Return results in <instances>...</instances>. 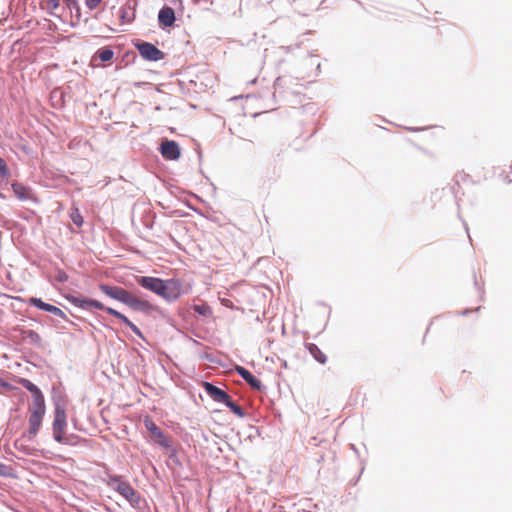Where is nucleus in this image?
Returning a JSON list of instances; mask_svg holds the SVG:
<instances>
[{
  "mask_svg": "<svg viewBox=\"0 0 512 512\" xmlns=\"http://www.w3.org/2000/svg\"><path fill=\"white\" fill-rule=\"evenodd\" d=\"M242 98H244V96H243V95H240V96H234V97H232V98H231V100L233 101V100L242 99Z\"/></svg>",
  "mask_w": 512,
  "mask_h": 512,
  "instance_id": "obj_62",
  "label": "nucleus"
},
{
  "mask_svg": "<svg viewBox=\"0 0 512 512\" xmlns=\"http://www.w3.org/2000/svg\"><path fill=\"white\" fill-rule=\"evenodd\" d=\"M279 361L281 363V367L284 369H288V362L285 359L279 358Z\"/></svg>",
  "mask_w": 512,
  "mask_h": 512,
  "instance_id": "obj_56",
  "label": "nucleus"
},
{
  "mask_svg": "<svg viewBox=\"0 0 512 512\" xmlns=\"http://www.w3.org/2000/svg\"><path fill=\"white\" fill-rule=\"evenodd\" d=\"M360 463H361V465H362V466H361V469H360L359 474H358L355 478H353V479L350 481V483H351L352 485H356V484L358 483V481L360 480V477H361L362 473H363V472H364V470H365V461L361 459V460H360Z\"/></svg>",
  "mask_w": 512,
  "mask_h": 512,
  "instance_id": "obj_42",
  "label": "nucleus"
},
{
  "mask_svg": "<svg viewBox=\"0 0 512 512\" xmlns=\"http://www.w3.org/2000/svg\"><path fill=\"white\" fill-rule=\"evenodd\" d=\"M18 392H19V394H20L19 403H20V404H21V403H24L25 398H26V394H25L23 391H21V390H20V391H18Z\"/></svg>",
  "mask_w": 512,
  "mask_h": 512,
  "instance_id": "obj_55",
  "label": "nucleus"
},
{
  "mask_svg": "<svg viewBox=\"0 0 512 512\" xmlns=\"http://www.w3.org/2000/svg\"><path fill=\"white\" fill-rule=\"evenodd\" d=\"M8 185H10L11 191L19 201H31L35 204H39L40 200L30 186L19 181H10Z\"/></svg>",
  "mask_w": 512,
  "mask_h": 512,
  "instance_id": "obj_12",
  "label": "nucleus"
},
{
  "mask_svg": "<svg viewBox=\"0 0 512 512\" xmlns=\"http://www.w3.org/2000/svg\"><path fill=\"white\" fill-rule=\"evenodd\" d=\"M138 2H125L117 9V16L121 25L131 24L136 17V6Z\"/></svg>",
  "mask_w": 512,
  "mask_h": 512,
  "instance_id": "obj_18",
  "label": "nucleus"
},
{
  "mask_svg": "<svg viewBox=\"0 0 512 512\" xmlns=\"http://www.w3.org/2000/svg\"><path fill=\"white\" fill-rule=\"evenodd\" d=\"M472 311H473V309H471V308H465V309L459 311L458 314L461 315V316H467Z\"/></svg>",
  "mask_w": 512,
  "mask_h": 512,
  "instance_id": "obj_51",
  "label": "nucleus"
},
{
  "mask_svg": "<svg viewBox=\"0 0 512 512\" xmlns=\"http://www.w3.org/2000/svg\"><path fill=\"white\" fill-rule=\"evenodd\" d=\"M118 47L119 45L115 47L112 45H106L98 48L92 56V61H99L100 63L96 64L98 67L105 68L110 66L115 59L116 48Z\"/></svg>",
  "mask_w": 512,
  "mask_h": 512,
  "instance_id": "obj_13",
  "label": "nucleus"
},
{
  "mask_svg": "<svg viewBox=\"0 0 512 512\" xmlns=\"http://www.w3.org/2000/svg\"><path fill=\"white\" fill-rule=\"evenodd\" d=\"M44 312H48L52 315L62 318L65 321H69V318L67 317L66 313L62 309L51 303H48L46 310H44Z\"/></svg>",
  "mask_w": 512,
  "mask_h": 512,
  "instance_id": "obj_33",
  "label": "nucleus"
},
{
  "mask_svg": "<svg viewBox=\"0 0 512 512\" xmlns=\"http://www.w3.org/2000/svg\"><path fill=\"white\" fill-rule=\"evenodd\" d=\"M454 178H458L459 179V184L461 182H465L466 180H468L470 178V176L468 174H465V173H457Z\"/></svg>",
  "mask_w": 512,
  "mask_h": 512,
  "instance_id": "obj_44",
  "label": "nucleus"
},
{
  "mask_svg": "<svg viewBox=\"0 0 512 512\" xmlns=\"http://www.w3.org/2000/svg\"><path fill=\"white\" fill-rule=\"evenodd\" d=\"M405 129L409 132H420V131H423L425 128H423V127H405Z\"/></svg>",
  "mask_w": 512,
  "mask_h": 512,
  "instance_id": "obj_50",
  "label": "nucleus"
},
{
  "mask_svg": "<svg viewBox=\"0 0 512 512\" xmlns=\"http://www.w3.org/2000/svg\"><path fill=\"white\" fill-rule=\"evenodd\" d=\"M294 3H295V4H297V5L294 7L295 11H296L299 15L304 16V17H307V16H309V15L311 14L310 12H312V11H318V10L320 9V5H321L323 2H320V4H319L318 6H316V7H314V8H311V9H309V10H307V9H302V8L300 7V6H301V4H302V2H294Z\"/></svg>",
  "mask_w": 512,
  "mask_h": 512,
  "instance_id": "obj_36",
  "label": "nucleus"
},
{
  "mask_svg": "<svg viewBox=\"0 0 512 512\" xmlns=\"http://www.w3.org/2000/svg\"><path fill=\"white\" fill-rule=\"evenodd\" d=\"M65 298L69 303L82 310L90 311L92 309H95L106 312L107 314L118 319L123 325L128 327L141 340L148 343L147 338L145 337L141 329L136 324H134L124 313L110 306H106L104 303L97 299L89 298L79 293L69 294L65 296Z\"/></svg>",
  "mask_w": 512,
  "mask_h": 512,
  "instance_id": "obj_3",
  "label": "nucleus"
},
{
  "mask_svg": "<svg viewBox=\"0 0 512 512\" xmlns=\"http://www.w3.org/2000/svg\"><path fill=\"white\" fill-rule=\"evenodd\" d=\"M0 477L9 478V479H17V472L13 467L7 465L3 462H0Z\"/></svg>",
  "mask_w": 512,
  "mask_h": 512,
  "instance_id": "obj_31",
  "label": "nucleus"
},
{
  "mask_svg": "<svg viewBox=\"0 0 512 512\" xmlns=\"http://www.w3.org/2000/svg\"><path fill=\"white\" fill-rule=\"evenodd\" d=\"M200 358L202 360H206L209 363L216 364L220 367H226V364L222 362L219 358H217L215 355L209 352H203L200 354Z\"/></svg>",
  "mask_w": 512,
  "mask_h": 512,
  "instance_id": "obj_34",
  "label": "nucleus"
},
{
  "mask_svg": "<svg viewBox=\"0 0 512 512\" xmlns=\"http://www.w3.org/2000/svg\"><path fill=\"white\" fill-rule=\"evenodd\" d=\"M15 447H16V449H18L19 451H21V452H23V453H25L27 455H30V456H35L36 455L35 454L36 449L29 448V447L23 446V445L19 447L18 446V441L15 442Z\"/></svg>",
  "mask_w": 512,
  "mask_h": 512,
  "instance_id": "obj_39",
  "label": "nucleus"
},
{
  "mask_svg": "<svg viewBox=\"0 0 512 512\" xmlns=\"http://www.w3.org/2000/svg\"><path fill=\"white\" fill-rule=\"evenodd\" d=\"M22 336L29 339V343L36 348H43L44 342L38 332L26 328H19Z\"/></svg>",
  "mask_w": 512,
  "mask_h": 512,
  "instance_id": "obj_25",
  "label": "nucleus"
},
{
  "mask_svg": "<svg viewBox=\"0 0 512 512\" xmlns=\"http://www.w3.org/2000/svg\"><path fill=\"white\" fill-rule=\"evenodd\" d=\"M121 496L134 509L140 508V503L143 501L141 495L132 486H130Z\"/></svg>",
  "mask_w": 512,
  "mask_h": 512,
  "instance_id": "obj_24",
  "label": "nucleus"
},
{
  "mask_svg": "<svg viewBox=\"0 0 512 512\" xmlns=\"http://www.w3.org/2000/svg\"><path fill=\"white\" fill-rule=\"evenodd\" d=\"M19 410V406H16V407H12L10 409V412L13 413V412H17Z\"/></svg>",
  "mask_w": 512,
  "mask_h": 512,
  "instance_id": "obj_61",
  "label": "nucleus"
},
{
  "mask_svg": "<svg viewBox=\"0 0 512 512\" xmlns=\"http://www.w3.org/2000/svg\"><path fill=\"white\" fill-rule=\"evenodd\" d=\"M72 423H73V428L75 430H78V431H85V429H82L81 427H79V424L77 423V420L76 419H72Z\"/></svg>",
  "mask_w": 512,
  "mask_h": 512,
  "instance_id": "obj_54",
  "label": "nucleus"
},
{
  "mask_svg": "<svg viewBox=\"0 0 512 512\" xmlns=\"http://www.w3.org/2000/svg\"><path fill=\"white\" fill-rule=\"evenodd\" d=\"M179 6L174 9L166 3L160 8L158 12V27L161 30H169L176 26V21L183 15V2H178Z\"/></svg>",
  "mask_w": 512,
  "mask_h": 512,
  "instance_id": "obj_7",
  "label": "nucleus"
},
{
  "mask_svg": "<svg viewBox=\"0 0 512 512\" xmlns=\"http://www.w3.org/2000/svg\"><path fill=\"white\" fill-rule=\"evenodd\" d=\"M69 218L72 223L79 228L84 225V218L77 205H72V207L69 209Z\"/></svg>",
  "mask_w": 512,
  "mask_h": 512,
  "instance_id": "obj_28",
  "label": "nucleus"
},
{
  "mask_svg": "<svg viewBox=\"0 0 512 512\" xmlns=\"http://www.w3.org/2000/svg\"><path fill=\"white\" fill-rule=\"evenodd\" d=\"M164 282V293L163 299L168 303H173L177 301L183 294H185V291L183 290V282L177 278L172 277L168 279H163Z\"/></svg>",
  "mask_w": 512,
  "mask_h": 512,
  "instance_id": "obj_9",
  "label": "nucleus"
},
{
  "mask_svg": "<svg viewBox=\"0 0 512 512\" xmlns=\"http://www.w3.org/2000/svg\"><path fill=\"white\" fill-rule=\"evenodd\" d=\"M351 450L356 454L357 458H360V453L355 444H350Z\"/></svg>",
  "mask_w": 512,
  "mask_h": 512,
  "instance_id": "obj_53",
  "label": "nucleus"
},
{
  "mask_svg": "<svg viewBox=\"0 0 512 512\" xmlns=\"http://www.w3.org/2000/svg\"><path fill=\"white\" fill-rule=\"evenodd\" d=\"M304 347L317 363L321 365L326 364L328 360L327 355L318 347L317 344L305 342Z\"/></svg>",
  "mask_w": 512,
  "mask_h": 512,
  "instance_id": "obj_23",
  "label": "nucleus"
},
{
  "mask_svg": "<svg viewBox=\"0 0 512 512\" xmlns=\"http://www.w3.org/2000/svg\"><path fill=\"white\" fill-rule=\"evenodd\" d=\"M126 66H123V63H121L120 61H118V63L116 64L115 66V70L118 71V70H121L123 68H125Z\"/></svg>",
  "mask_w": 512,
  "mask_h": 512,
  "instance_id": "obj_58",
  "label": "nucleus"
},
{
  "mask_svg": "<svg viewBox=\"0 0 512 512\" xmlns=\"http://www.w3.org/2000/svg\"><path fill=\"white\" fill-rule=\"evenodd\" d=\"M158 152L167 161H177L182 155L180 144L173 139H162L158 146Z\"/></svg>",
  "mask_w": 512,
  "mask_h": 512,
  "instance_id": "obj_10",
  "label": "nucleus"
},
{
  "mask_svg": "<svg viewBox=\"0 0 512 512\" xmlns=\"http://www.w3.org/2000/svg\"><path fill=\"white\" fill-rule=\"evenodd\" d=\"M91 13H92L91 11H88V9H86V10L83 12V18H82V20H83L84 22H87V21H88L89 16L91 15Z\"/></svg>",
  "mask_w": 512,
  "mask_h": 512,
  "instance_id": "obj_52",
  "label": "nucleus"
},
{
  "mask_svg": "<svg viewBox=\"0 0 512 512\" xmlns=\"http://www.w3.org/2000/svg\"><path fill=\"white\" fill-rule=\"evenodd\" d=\"M98 288L101 293L110 299L126 305L129 309L135 312H142L143 314L149 316L153 312L161 311L159 306L154 305L147 300L136 297L121 286L100 282L98 284Z\"/></svg>",
  "mask_w": 512,
  "mask_h": 512,
  "instance_id": "obj_4",
  "label": "nucleus"
},
{
  "mask_svg": "<svg viewBox=\"0 0 512 512\" xmlns=\"http://www.w3.org/2000/svg\"><path fill=\"white\" fill-rule=\"evenodd\" d=\"M414 4H416V7H415L416 11H415V13H417L418 15H421V16H423L425 18H429V16L423 14L424 11L428 12L427 8L423 5V2L418 1V2H414Z\"/></svg>",
  "mask_w": 512,
  "mask_h": 512,
  "instance_id": "obj_40",
  "label": "nucleus"
},
{
  "mask_svg": "<svg viewBox=\"0 0 512 512\" xmlns=\"http://www.w3.org/2000/svg\"><path fill=\"white\" fill-rule=\"evenodd\" d=\"M136 283L145 290L163 298L164 282L163 278L156 276H137Z\"/></svg>",
  "mask_w": 512,
  "mask_h": 512,
  "instance_id": "obj_11",
  "label": "nucleus"
},
{
  "mask_svg": "<svg viewBox=\"0 0 512 512\" xmlns=\"http://www.w3.org/2000/svg\"><path fill=\"white\" fill-rule=\"evenodd\" d=\"M0 387L6 391H20V388L8 382L4 378H0Z\"/></svg>",
  "mask_w": 512,
  "mask_h": 512,
  "instance_id": "obj_38",
  "label": "nucleus"
},
{
  "mask_svg": "<svg viewBox=\"0 0 512 512\" xmlns=\"http://www.w3.org/2000/svg\"><path fill=\"white\" fill-rule=\"evenodd\" d=\"M273 87L275 89V91L273 93V99L276 102V95H277V93H282L284 91V87H285V80H284V78L281 77V76H278L275 79V81H274Z\"/></svg>",
  "mask_w": 512,
  "mask_h": 512,
  "instance_id": "obj_35",
  "label": "nucleus"
},
{
  "mask_svg": "<svg viewBox=\"0 0 512 512\" xmlns=\"http://www.w3.org/2000/svg\"><path fill=\"white\" fill-rule=\"evenodd\" d=\"M210 5L212 8H207V10H212L220 16H236L237 13L241 16V2H210Z\"/></svg>",
  "mask_w": 512,
  "mask_h": 512,
  "instance_id": "obj_14",
  "label": "nucleus"
},
{
  "mask_svg": "<svg viewBox=\"0 0 512 512\" xmlns=\"http://www.w3.org/2000/svg\"><path fill=\"white\" fill-rule=\"evenodd\" d=\"M21 420V416H15L13 419H10L9 421V427H11V433H13V429H14V423L16 421H20Z\"/></svg>",
  "mask_w": 512,
  "mask_h": 512,
  "instance_id": "obj_45",
  "label": "nucleus"
},
{
  "mask_svg": "<svg viewBox=\"0 0 512 512\" xmlns=\"http://www.w3.org/2000/svg\"><path fill=\"white\" fill-rule=\"evenodd\" d=\"M103 2H84L85 8L88 9V11H94L98 9Z\"/></svg>",
  "mask_w": 512,
  "mask_h": 512,
  "instance_id": "obj_41",
  "label": "nucleus"
},
{
  "mask_svg": "<svg viewBox=\"0 0 512 512\" xmlns=\"http://www.w3.org/2000/svg\"><path fill=\"white\" fill-rule=\"evenodd\" d=\"M235 373L240 376L251 388L264 392L266 390V386L262 383V381L257 378L251 371H249L244 366L236 364L234 367Z\"/></svg>",
  "mask_w": 512,
  "mask_h": 512,
  "instance_id": "obj_16",
  "label": "nucleus"
},
{
  "mask_svg": "<svg viewBox=\"0 0 512 512\" xmlns=\"http://www.w3.org/2000/svg\"><path fill=\"white\" fill-rule=\"evenodd\" d=\"M450 191L452 194L455 193V191L457 190V185H455V181H453V184L450 186Z\"/></svg>",
  "mask_w": 512,
  "mask_h": 512,
  "instance_id": "obj_59",
  "label": "nucleus"
},
{
  "mask_svg": "<svg viewBox=\"0 0 512 512\" xmlns=\"http://www.w3.org/2000/svg\"><path fill=\"white\" fill-rule=\"evenodd\" d=\"M69 280V276L68 274L66 273L65 270H63L62 268L56 266L54 268V275H53V278L52 279H49V281L54 284L55 282L56 283H59V284H65L67 281Z\"/></svg>",
  "mask_w": 512,
  "mask_h": 512,
  "instance_id": "obj_30",
  "label": "nucleus"
},
{
  "mask_svg": "<svg viewBox=\"0 0 512 512\" xmlns=\"http://www.w3.org/2000/svg\"><path fill=\"white\" fill-rule=\"evenodd\" d=\"M185 310H187V314L190 316H201L204 318L211 317L213 314L211 306L207 302H202L201 304H192L188 306ZM180 315L182 317H186V311H181Z\"/></svg>",
  "mask_w": 512,
  "mask_h": 512,
  "instance_id": "obj_21",
  "label": "nucleus"
},
{
  "mask_svg": "<svg viewBox=\"0 0 512 512\" xmlns=\"http://www.w3.org/2000/svg\"><path fill=\"white\" fill-rule=\"evenodd\" d=\"M66 4L67 19L71 27H77L82 21L83 12L79 2H63Z\"/></svg>",
  "mask_w": 512,
  "mask_h": 512,
  "instance_id": "obj_20",
  "label": "nucleus"
},
{
  "mask_svg": "<svg viewBox=\"0 0 512 512\" xmlns=\"http://www.w3.org/2000/svg\"><path fill=\"white\" fill-rule=\"evenodd\" d=\"M117 49H118V58L117 59H118V61L123 63V66H129L131 64L136 63L138 54L134 50L129 49V50L121 51L119 49V47Z\"/></svg>",
  "mask_w": 512,
  "mask_h": 512,
  "instance_id": "obj_26",
  "label": "nucleus"
},
{
  "mask_svg": "<svg viewBox=\"0 0 512 512\" xmlns=\"http://www.w3.org/2000/svg\"><path fill=\"white\" fill-rule=\"evenodd\" d=\"M4 185V180H2V178L0 177V199L1 200H6L7 199V195L2 192V187Z\"/></svg>",
  "mask_w": 512,
  "mask_h": 512,
  "instance_id": "obj_48",
  "label": "nucleus"
},
{
  "mask_svg": "<svg viewBox=\"0 0 512 512\" xmlns=\"http://www.w3.org/2000/svg\"><path fill=\"white\" fill-rule=\"evenodd\" d=\"M201 387L215 403L224 405L231 397L226 390L218 387L210 381H202Z\"/></svg>",
  "mask_w": 512,
  "mask_h": 512,
  "instance_id": "obj_15",
  "label": "nucleus"
},
{
  "mask_svg": "<svg viewBox=\"0 0 512 512\" xmlns=\"http://www.w3.org/2000/svg\"><path fill=\"white\" fill-rule=\"evenodd\" d=\"M15 382L31 394L32 404L29 407V427L22 434L21 438L33 441L41 430L46 414L45 396L42 390L28 378L15 376Z\"/></svg>",
  "mask_w": 512,
  "mask_h": 512,
  "instance_id": "obj_2",
  "label": "nucleus"
},
{
  "mask_svg": "<svg viewBox=\"0 0 512 512\" xmlns=\"http://www.w3.org/2000/svg\"><path fill=\"white\" fill-rule=\"evenodd\" d=\"M474 286L476 287V289L481 293L480 294V300H483L484 298V289L483 287H480L479 284H478V281H477V278H476V275L474 274Z\"/></svg>",
  "mask_w": 512,
  "mask_h": 512,
  "instance_id": "obj_43",
  "label": "nucleus"
},
{
  "mask_svg": "<svg viewBox=\"0 0 512 512\" xmlns=\"http://www.w3.org/2000/svg\"><path fill=\"white\" fill-rule=\"evenodd\" d=\"M16 300L18 301H21L25 304H28L38 310H41V311H44L46 310V307L48 305V302H45L42 298L40 297H30V298H27V299H23L21 297H17Z\"/></svg>",
  "mask_w": 512,
  "mask_h": 512,
  "instance_id": "obj_27",
  "label": "nucleus"
},
{
  "mask_svg": "<svg viewBox=\"0 0 512 512\" xmlns=\"http://www.w3.org/2000/svg\"><path fill=\"white\" fill-rule=\"evenodd\" d=\"M43 10L61 20L63 23H67V11L66 4L62 5L63 2H38Z\"/></svg>",
  "mask_w": 512,
  "mask_h": 512,
  "instance_id": "obj_17",
  "label": "nucleus"
},
{
  "mask_svg": "<svg viewBox=\"0 0 512 512\" xmlns=\"http://www.w3.org/2000/svg\"><path fill=\"white\" fill-rule=\"evenodd\" d=\"M453 181H455V185H457V190L455 191L453 196H454L456 204H457V206L459 208L460 207V201L462 200V196L464 195V192H463V190L461 188V185L459 184V179L458 178H453Z\"/></svg>",
  "mask_w": 512,
  "mask_h": 512,
  "instance_id": "obj_37",
  "label": "nucleus"
},
{
  "mask_svg": "<svg viewBox=\"0 0 512 512\" xmlns=\"http://www.w3.org/2000/svg\"><path fill=\"white\" fill-rule=\"evenodd\" d=\"M132 45L140 58L147 62H158L166 56L165 52L159 49L156 44L143 39H133Z\"/></svg>",
  "mask_w": 512,
  "mask_h": 512,
  "instance_id": "obj_6",
  "label": "nucleus"
},
{
  "mask_svg": "<svg viewBox=\"0 0 512 512\" xmlns=\"http://www.w3.org/2000/svg\"><path fill=\"white\" fill-rule=\"evenodd\" d=\"M164 449L167 451V458H168L166 461L167 467L169 469H172L173 468L171 465V463H172L174 466H176L180 469L183 468V462L180 458V451H179L181 449V446L178 445V447H177L174 445V442H173V443H171V448H164Z\"/></svg>",
  "mask_w": 512,
  "mask_h": 512,
  "instance_id": "obj_22",
  "label": "nucleus"
},
{
  "mask_svg": "<svg viewBox=\"0 0 512 512\" xmlns=\"http://www.w3.org/2000/svg\"><path fill=\"white\" fill-rule=\"evenodd\" d=\"M11 171L7 166L6 161L0 156V177L4 180V185H8L10 183Z\"/></svg>",
  "mask_w": 512,
  "mask_h": 512,
  "instance_id": "obj_32",
  "label": "nucleus"
},
{
  "mask_svg": "<svg viewBox=\"0 0 512 512\" xmlns=\"http://www.w3.org/2000/svg\"><path fill=\"white\" fill-rule=\"evenodd\" d=\"M500 177L502 178V180L504 182H506L507 184H510L512 183V176L510 174H507V175H504L503 173L500 174Z\"/></svg>",
  "mask_w": 512,
  "mask_h": 512,
  "instance_id": "obj_46",
  "label": "nucleus"
},
{
  "mask_svg": "<svg viewBox=\"0 0 512 512\" xmlns=\"http://www.w3.org/2000/svg\"><path fill=\"white\" fill-rule=\"evenodd\" d=\"M144 427L146 430L156 438L154 443L161 448H171V443H173V439L171 436L166 434L155 422L154 420L147 416L144 419Z\"/></svg>",
  "mask_w": 512,
  "mask_h": 512,
  "instance_id": "obj_8",
  "label": "nucleus"
},
{
  "mask_svg": "<svg viewBox=\"0 0 512 512\" xmlns=\"http://www.w3.org/2000/svg\"><path fill=\"white\" fill-rule=\"evenodd\" d=\"M71 326H76V323L69 319V321H66Z\"/></svg>",
  "mask_w": 512,
  "mask_h": 512,
  "instance_id": "obj_64",
  "label": "nucleus"
},
{
  "mask_svg": "<svg viewBox=\"0 0 512 512\" xmlns=\"http://www.w3.org/2000/svg\"><path fill=\"white\" fill-rule=\"evenodd\" d=\"M4 190H11V189H10V185H3V187H2V192H3Z\"/></svg>",
  "mask_w": 512,
  "mask_h": 512,
  "instance_id": "obj_63",
  "label": "nucleus"
},
{
  "mask_svg": "<svg viewBox=\"0 0 512 512\" xmlns=\"http://www.w3.org/2000/svg\"><path fill=\"white\" fill-rule=\"evenodd\" d=\"M224 406L238 418H245L248 416V414L231 397L224 404Z\"/></svg>",
  "mask_w": 512,
  "mask_h": 512,
  "instance_id": "obj_29",
  "label": "nucleus"
},
{
  "mask_svg": "<svg viewBox=\"0 0 512 512\" xmlns=\"http://www.w3.org/2000/svg\"><path fill=\"white\" fill-rule=\"evenodd\" d=\"M107 486L122 495L131 484L125 479L123 475L120 474H107Z\"/></svg>",
  "mask_w": 512,
  "mask_h": 512,
  "instance_id": "obj_19",
  "label": "nucleus"
},
{
  "mask_svg": "<svg viewBox=\"0 0 512 512\" xmlns=\"http://www.w3.org/2000/svg\"><path fill=\"white\" fill-rule=\"evenodd\" d=\"M104 8H105V6H103V7L101 8V10H100V11L96 12V14H95L93 17L98 18V17H99V15H98V14H99V13H101V12H103V11H104Z\"/></svg>",
  "mask_w": 512,
  "mask_h": 512,
  "instance_id": "obj_60",
  "label": "nucleus"
},
{
  "mask_svg": "<svg viewBox=\"0 0 512 512\" xmlns=\"http://www.w3.org/2000/svg\"><path fill=\"white\" fill-rule=\"evenodd\" d=\"M171 215L176 216V217H183V216L187 215V213L183 210H174L171 212Z\"/></svg>",
  "mask_w": 512,
  "mask_h": 512,
  "instance_id": "obj_47",
  "label": "nucleus"
},
{
  "mask_svg": "<svg viewBox=\"0 0 512 512\" xmlns=\"http://www.w3.org/2000/svg\"><path fill=\"white\" fill-rule=\"evenodd\" d=\"M5 12H2L0 17V25H5L9 22V27L12 29H29L34 30L39 25V20L31 16L28 12L27 2H8V14L5 17Z\"/></svg>",
  "mask_w": 512,
  "mask_h": 512,
  "instance_id": "obj_5",
  "label": "nucleus"
},
{
  "mask_svg": "<svg viewBox=\"0 0 512 512\" xmlns=\"http://www.w3.org/2000/svg\"><path fill=\"white\" fill-rule=\"evenodd\" d=\"M196 152H197L198 160H199V162L201 163V162H202V159H203V152H202V149H201V147H200V144H199V143L197 144Z\"/></svg>",
  "mask_w": 512,
  "mask_h": 512,
  "instance_id": "obj_49",
  "label": "nucleus"
},
{
  "mask_svg": "<svg viewBox=\"0 0 512 512\" xmlns=\"http://www.w3.org/2000/svg\"><path fill=\"white\" fill-rule=\"evenodd\" d=\"M408 141L414 146L416 147L418 150L422 151V152H426V150L424 148H422L421 146H419L418 144L414 143L412 140L408 139Z\"/></svg>",
  "mask_w": 512,
  "mask_h": 512,
  "instance_id": "obj_57",
  "label": "nucleus"
},
{
  "mask_svg": "<svg viewBox=\"0 0 512 512\" xmlns=\"http://www.w3.org/2000/svg\"><path fill=\"white\" fill-rule=\"evenodd\" d=\"M51 401L54 408L52 421V439L58 444L71 447H77L81 443H86L87 439L75 433H67V396L65 392L61 388L53 386L51 389Z\"/></svg>",
  "mask_w": 512,
  "mask_h": 512,
  "instance_id": "obj_1",
  "label": "nucleus"
}]
</instances>
